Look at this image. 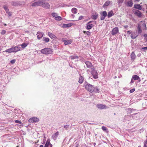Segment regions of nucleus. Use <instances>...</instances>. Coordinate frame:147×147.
<instances>
[{"instance_id": "1", "label": "nucleus", "mask_w": 147, "mask_h": 147, "mask_svg": "<svg viewBox=\"0 0 147 147\" xmlns=\"http://www.w3.org/2000/svg\"><path fill=\"white\" fill-rule=\"evenodd\" d=\"M41 53L44 54L49 55L52 53L53 51L51 49L49 48H46L40 50Z\"/></svg>"}, {"instance_id": "2", "label": "nucleus", "mask_w": 147, "mask_h": 147, "mask_svg": "<svg viewBox=\"0 0 147 147\" xmlns=\"http://www.w3.org/2000/svg\"><path fill=\"white\" fill-rule=\"evenodd\" d=\"M34 1V2L32 3L31 5L32 6H42L44 2H43V0H35Z\"/></svg>"}, {"instance_id": "3", "label": "nucleus", "mask_w": 147, "mask_h": 147, "mask_svg": "<svg viewBox=\"0 0 147 147\" xmlns=\"http://www.w3.org/2000/svg\"><path fill=\"white\" fill-rule=\"evenodd\" d=\"M91 74L92 75L93 78L96 79L98 78V74L97 71L95 69V67H92L91 69Z\"/></svg>"}, {"instance_id": "4", "label": "nucleus", "mask_w": 147, "mask_h": 147, "mask_svg": "<svg viewBox=\"0 0 147 147\" xmlns=\"http://www.w3.org/2000/svg\"><path fill=\"white\" fill-rule=\"evenodd\" d=\"M85 88L86 90L92 93L93 92V86L88 83H87L85 85Z\"/></svg>"}, {"instance_id": "5", "label": "nucleus", "mask_w": 147, "mask_h": 147, "mask_svg": "<svg viewBox=\"0 0 147 147\" xmlns=\"http://www.w3.org/2000/svg\"><path fill=\"white\" fill-rule=\"evenodd\" d=\"M138 26L142 28V29L146 28L145 22L144 21H140L138 24Z\"/></svg>"}, {"instance_id": "6", "label": "nucleus", "mask_w": 147, "mask_h": 147, "mask_svg": "<svg viewBox=\"0 0 147 147\" xmlns=\"http://www.w3.org/2000/svg\"><path fill=\"white\" fill-rule=\"evenodd\" d=\"M133 11L134 14L139 18H140L142 16V13L139 10L134 9L133 10Z\"/></svg>"}, {"instance_id": "7", "label": "nucleus", "mask_w": 147, "mask_h": 147, "mask_svg": "<svg viewBox=\"0 0 147 147\" xmlns=\"http://www.w3.org/2000/svg\"><path fill=\"white\" fill-rule=\"evenodd\" d=\"M13 53H16L20 50L21 47L20 45L15 46H12Z\"/></svg>"}, {"instance_id": "8", "label": "nucleus", "mask_w": 147, "mask_h": 147, "mask_svg": "<svg viewBox=\"0 0 147 147\" xmlns=\"http://www.w3.org/2000/svg\"><path fill=\"white\" fill-rule=\"evenodd\" d=\"M119 32L118 28L117 27L114 28L113 29L111 32V34L113 35H114L117 34Z\"/></svg>"}, {"instance_id": "9", "label": "nucleus", "mask_w": 147, "mask_h": 147, "mask_svg": "<svg viewBox=\"0 0 147 147\" xmlns=\"http://www.w3.org/2000/svg\"><path fill=\"white\" fill-rule=\"evenodd\" d=\"M107 13L106 11H104L102 12V14L100 16V20H103L107 16Z\"/></svg>"}, {"instance_id": "10", "label": "nucleus", "mask_w": 147, "mask_h": 147, "mask_svg": "<svg viewBox=\"0 0 147 147\" xmlns=\"http://www.w3.org/2000/svg\"><path fill=\"white\" fill-rule=\"evenodd\" d=\"M91 22V21H90L86 24V29L88 30H90L93 26V24H90Z\"/></svg>"}, {"instance_id": "11", "label": "nucleus", "mask_w": 147, "mask_h": 147, "mask_svg": "<svg viewBox=\"0 0 147 147\" xmlns=\"http://www.w3.org/2000/svg\"><path fill=\"white\" fill-rule=\"evenodd\" d=\"M85 63L87 66V67L89 68H92V67L93 66V65L92 63L90 61H86L85 62Z\"/></svg>"}, {"instance_id": "12", "label": "nucleus", "mask_w": 147, "mask_h": 147, "mask_svg": "<svg viewBox=\"0 0 147 147\" xmlns=\"http://www.w3.org/2000/svg\"><path fill=\"white\" fill-rule=\"evenodd\" d=\"M50 5L49 3L44 2L42 6L44 8L49 9L50 7Z\"/></svg>"}, {"instance_id": "13", "label": "nucleus", "mask_w": 147, "mask_h": 147, "mask_svg": "<svg viewBox=\"0 0 147 147\" xmlns=\"http://www.w3.org/2000/svg\"><path fill=\"white\" fill-rule=\"evenodd\" d=\"M29 120L31 122H36L38 121L39 120L37 117H32Z\"/></svg>"}, {"instance_id": "14", "label": "nucleus", "mask_w": 147, "mask_h": 147, "mask_svg": "<svg viewBox=\"0 0 147 147\" xmlns=\"http://www.w3.org/2000/svg\"><path fill=\"white\" fill-rule=\"evenodd\" d=\"M96 107L100 109H106L107 106L105 105L102 104H98L96 105Z\"/></svg>"}, {"instance_id": "15", "label": "nucleus", "mask_w": 147, "mask_h": 147, "mask_svg": "<svg viewBox=\"0 0 147 147\" xmlns=\"http://www.w3.org/2000/svg\"><path fill=\"white\" fill-rule=\"evenodd\" d=\"M62 40L64 42V44L66 45L70 44H71L72 42V40H65L63 39Z\"/></svg>"}, {"instance_id": "16", "label": "nucleus", "mask_w": 147, "mask_h": 147, "mask_svg": "<svg viewBox=\"0 0 147 147\" xmlns=\"http://www.w3.org/2000/svg\"><path fill=\"white\" fill-rule=\"evenodd\" d=\"M43 33L40 32H37L36 35L38 39H40L43 36Z\"/></svg>"}, {"instance_id": "17", "label": "nucleus", "mask_w": 147, "mask_h": 147, "mask_svg": "<svg viewBox=\"0 0 147 147\" xmlns=\"http://www.w3.org/2000/svg\"><path fill=\"white\" fill-rule=\"evenodd\" d=\"M59 135V132L57 131L52 136V137L54 140H55L57 139Z\"/></svg>"}, {"instance_id": "18", "label": "nucleus", "mask_w": 147, "mask_h": 147, "mask_svg": "<svg viewBox=\"0 0 147 147\" xmlns=\"http://www.w3.org/2000/svg\"><path fill=\"white\" fill-rule=\"evenodd\" d=\"M52 146L50 143V140H48L45 144L44 147H52Z\"/></svg>"}, {"instance_id": "19", "label": "nucleus", "mask_w": 147, "mask_h": 147, "mask_svg": "<svg viewBox=\"0 0 147 147\" xmlns=\"http://www.w3.org/2000/svg\"><path fill=\"white\" fill-rule=\"evenodd\" d=\"M134 8L139 10H141L142 9L141 6L139 4H135L134 5Z\"/></svg>"}, {"instance_id": "20", "label": "nucleus", "mask_w": 147, "mask_h": 147, "mask_svg": "<svg viewBox=\"0 0 147 147\" xmlns=\"http://www.w3.org/2000/svg\"><path fill=\"white\" fill-rule=\"evenodd\" d=\"M131 59V60L134 61L135 59L136 56L134 52H133L130 55Z\"/></svg>"}, {"instance_id": "21", "label": "nucleus", "mask_w": 147, "mask_h": 147, "mask_svg": "<svg viewBox=\"0 0 147 147\" xmlns=\"http://www.w3.org/2000/svg\"><path fill=\"white\" fill-rule=\"evenodd\" d=\"M5 52L6 53H13V48L12 46V47L10 48L7 49L5 50Z\"/></svg>"}, {"instance_id": "22", "label": "nucleus", "mask_w": 147, "mask_h": 147, "mask_svg": "<svg viewBox=\"0 0 147 147\" xmlns=\"http://www.w3.org/2000/svg\"><path fill=\"white\" fill-rule=\"evenodd\" d=\"M133 4V2L131 0H130L127 2V5L129 7H131Z\"/></svg>"}, {"instance_id": "23", "label": "nucleus", "mask_w": 147, "mask_h": 147, "mask_svg": "<svg viewBox=\"0 0 147 147\" xmlns=\"http://www.w3.org/2000/svg\"><path fill=\"white\" fill-rule=\"evenodd\" d=\"M111 1L108 0L103 5V7H106L108 6L110 3Z\"/></svg>"}, {"instance_id": "24", "label": "nucleus", "mask_w": 147, "mask_h": 147, "mask_svg": "<svg viewBox=\"0 0 147 147\" xmlns=\"http://www.w3.org/2000/svg\"><path fill=\"white\" fill-rule=\"evenodd\" d=\"M48 36L52 39L54 38L55 37V36L54 34L50 32H48Z\"/></svg>"}, {"instance_id": "25", "label": "nucleus", "mask_w": 147, "mask_h": 147, "mask_svg": "<svg viewBox=\"0 0 147 147\" xmlns=\"http://www.w3.org/2000/svg\"><path fill=\"white\" fill-rule=\"evenodd\" d=\"M28 45V43H24L21 44L20 46H21L22 48L24 49Z\"/></svg>"}, {"instance_id": "26", "label": "nucleus", "mask_w": 147, "mask_h": 147, "mask_svg": "<svg viewBox=\"0 0 147 147\" xmlns=\"http://www.w3.org/2000/svg\"><path fill=\"white\" fill-rule=\"evenodd\" d=\"M114 14L112 11H111L108 12L107 17L108 18H110Z\"/></svg>"}, {"instance_id": "27", "label": "nucleus", "mask_w": 147, "mask_h": 147, "mask_svg": "<svg viewBox=\"0 0 147 147\" xmlns=\"http://www.w3.org/2000/svg\"><path fill=\"white\" fill-rule=\"evenodd\" d=\"M84 81V78L82 76H80L79 78L78 82L80 84L82 83Z\"/></svg>"}, {"instance_id": "28", "label": "nucleus", "mask_w": 147, "mask_h": 147, "mask_svg": "<svg viewBox=\"0 0 147 147\" xmlns=\"http://www.w3.org/2000/svg\"><path fill=\"white\" fill-rule=\"evenodd\" d=\"M132 78L135 80H137L139 79L140 80L139 77L138 76L136 75H133L132 76Z\"/></svg>"}, {"instance_id": "29", "label": "nucleus", "mask_w": 147, "mask_h": 147, "mask_svg": "<svg viewBox=\"0 0 147 147\" xmlns=\"http://www.w3.org/2000/svg\"><path fill=\"white\" fill-rule=\"evenodd\" d=\"M78 9L76 8H73L71 10L72 12L74 14H76L77 13Z\"/></svg>"}, {"instance_id": "30", "label": "nucleus", "mask_w": 147, "mask_h": 147, "mask_svg": "<svg viewBox=\"0 0 147 147\" xmlns=\"http://www.w3.org/2000/svg\"><path fill=\"white\" fill-rule=\"evenodd\" d=\"M132 110H135L131 108H127L126 109L128 114H130L132 113Z\"/></svg>"}, {"instance_id": "31", "label": "nucleus", "mask_w": 147, "mask_h": 147, "mask_svg": "<svg viewBox=\"0 0 147 147\" xmlns=\"http://www.w3.org/2000/svg\"><path fill=\"white\" fill-rule=\"evenodd\" d=\"M138 36V35H136L135 33L132 34L131 35V38L134 39Z\"/></svg>"}, {"instance_id": "32", "label": "nucleus", "mask_w": 147, "mask_h": 147, "mask_svg": "<svg viewBox=\"0 0 147 147\" xmlns=\"http://www.w3.org/2000/svg\"><path fill=\"white\" fill-rule=\"evenodd\" d=\"M72 26V24L71 23L67 24H64L63 26L64 27L67 28L71 27Z\"/></svg>"}, {"instance_id": "33", "label": "nucleus", "mask_w": 147, "mask_h": 147, "mask_svg": "<svg viewBox=\"0 0 147 147\" xmlns=\"http://www.w3.org/2000/svg\"><path fill=\"white\" fill-rule=\"evenodd\" d=\"M42 40L45 42H48L49 41V38H46L45 37H44L43 38Z\"/></svg>"}, {"instance_id": "34", "label": "nucleus", "mask_w": 147, "mask_h": 147, "mask_svg": "<svg viewBox=\"0 0 147 147\" xmlns=\"http://www.w3.org/2000/svg\"><path fill=\"white\" fill-rule=\"evenodd\" d=\"M93 90V92L99 93L100 92L98 88H94V87Z\"/></svg>"}, {"instance_id": "35", "label": "nucleus", "mask_w": 147, "mask_h": 147, "mask_svg": "<svg viewBox=\"0 0 147 147\" xmlns=\"http://www.w3.org/2000/svg\"><path fill=\"white\" fill-rule=\"evenodd\" d=\"M70 58L72 59H78V57L76 55H72L70 56Z\"/></svg>"}, {"instance_id": "36", "label": "nucleus", "mask_w": 147, "mask_h": 147, "mask_svg": "<svg viewBox=\"0 0 147 147\" xmlns=\"http://www.w3.org/2000/svg\"><path fill=\"white\" fill-rule=\"evenodd\" d=\"M137 114V113H136L135 114H132L130 115L129 117H132L134 119H136L137 118V117H135V115Z\"/></svg>"}, {"instance_id": "37", "label": "nucleus", "mask_w": 147, "mask_h": 147, "mask_svg": "<svg viewBox=\"0 0 147 147\" xmlns=\"http://www.w3.org/2000/svg\"><path fill=\"white\" fill-rule=\"evenodd\" d=\"M55 19L56 20L60 21L61 20L62 18L60 16H57L55 18Z\"/></svg>"}, {"instance_id": "38", "label": "nucleus", "mask_w": 147, "mask_h": 147, "mask_svg": "<svg viewBox=\"0 0 147 147\" xmlns=\"http://www.w3.org/2000/svg\"><path fill=\"white\" fill-rule=\"evenodd\" d=\"M138 32V34H140L142 32V28L137 26Z\"/></svg>"}, {"instance_id": "39", "label": "nucleus", "mask_w": 147, "mask_h": 147, "mask_svg": "<svg viewBox=\"0 0 147 147\" xmlns=\"http://www.w3.org/2000/svg\"><path fill=\"white\" fill-rule=\"evenodd\" d=\"M11 3V5L13 6H16L18 5V3L16 2L12 1Z\"/></svg>"}, {"instance_id": "40", "label": "nucleus", "mask_w": 147, "mask_h": 147, "mask_svg": "<svg viewBox=\"0 0 147 147\" xmlns=\"http://www.w3.org/2000/svg\"><path fill=\"white\" fill-rule=\"evenodd\" d=\"M98 15L97 14H95L92 16V19L94 20H96L97 19L98 17Z\"/></svg>"}, {"instance_id": "41", "label": "nucleus", "mask_w": 147, "mask_h": 147, "mask_svg": "<svg viewBox=\"0 0 147 147\" xmlns=\"http://www.w3.org/2000/svg\"><path fill=\"white\" fill-rule=\"evenodd\" d=\"M3 8L4 10L6 11V12H8V11H9V10L8 9L7 7L5 5H4L3 6Z\"/></svg>"}, {"instance_id": "42", "label": "nucleus", "mask_w": 147, "mask_h": 147, "mask_svg": "<svg viewBox=\"0 0 147 147\" xmlns=\"http://www.w3.org/2000/svg\"><path fill=\"white\" fill-rule=\"evenodd\" d=\"M51 15L52 16L55 18L58 15L57 13L53 12L51 13Z\"/></svg>"}, {"instance_id": "43", "label": "nucleus", "mask_w": 147, "mask_h": 147, "mask_svg": "<svg viewBox=\"0 0 147 147\" xmlns=\"http://www.w3.org/2000/svg\"><path fill=\"white\" fill-rule=\"evenodd\" d=\"M84 33H86L88 36H90L91 34V33L89 31H84Z\"/></svg>"}, {"instance_id": "44", "label": "nucleus", "mask_w": 147, "mask_h": 147, "mask_svg": "<svg viewBox=\"0 0 147 147\" xmlns=\"http://www.w3.org/2000/svg\"><path fill=\"white\" fill-rule=\"evenodd\" d=\"M69 127V125H64V128L66 130H67L68 129Z\"/></svg>"}, {"instance_id": "45", "label": "nucleus", "mask_w": 147, "mask_h": 147, "mask_svg": "<svg viewBox=\"0 0 147 147\" xmlns=\"http://www.w3.org/2000/svg\"><path fill=\"white\" fill-rule=\"evenodd\" d=\"M144 147H147V140H146L144 141Z\"/></svg>"}, {"instance_id": "46", "label": "nucleus", "mask_w": 147, "mask_h": 147, "mask_svg": "<svg viewBox=\"0 0 147 147\" xmlns=\"http://www.w3.org/2000/svg\"><path fill=\"white\" fill-rule=\"evenodd\" d=\"M16 61V60L15 59H13V60H11V61L10 63L12 64H13L14 63H15Z\"/></svg>"}, {"instance_id": "47", "label": "nucleus", "mask_w": 147, "mask_h": 147, "mask_svg": "<svg viewBox=\"0 0 147 147\" xmlns=\"http://www.w3.org/2000/svg\"><path fill=\"white\" fill-rule=\"evenodd\" d=\"M6 13L8 14L9 16H11L12 14L11 12H10L9 11H8Z\"/></svg>"}, {"instance_id": "48", "label": "nucleus", "mask_w": 147, "mask_h": 147, "mask_svg": "<svg viewBox=\"0 0 147 147\" xmlns=\"http://www.w3.org/2000/svg\"><path fill=\"white\" fill-rule=\"evenodd\" d=\"M102 129L104 131H106L107 129V127L105 126H102Z\"/></svg>"}, {"instance_id": "49", "label": "nucleus", "mask_w": 147, "mask_h": 147, "mask_svg": "<svg viewBox=\"0 0 147 147\" xmlns=\"http://www.w3.org/2000/svg\"><path fill=\"white\" fill-rule=\"evenodd\" d=\"M15 122L16 123H18L20 124L22 123V122L19 120H16L15 121Z\"/></svg>"}, {"instance_id": "50", "label": "nucleus", "mask_w": 147, "mask_h": 147, "mask_svg": "<svg viewBox=\"0 0 147 147\" xmlns=\"http://www.w3.org/2000/svg\"><path fill=\"white\" fill-rule=\"evenodd\" d=\"M144 39L147 41V34H144Z\"/></svg>"}, {"instance_id": "51", "label": "nucleus", "mask_w": 147, "mask_h": 147, "mask_svg": "<svg viewBox=\"0 0 147 147\" xmlns=\"http://www.w3.org/2000/svg\"><path fill=\"white\" fill-rule=\"evenodd\" d=\"M6 32V31L5 30H2L1 32V34L2 35H3L5 34V33Z\"/></svg>"}, {"instance_id": "52", "label": "nucleus", "mask_w": 147, "mask_h": 147, "mask_svg": "<svg viewBox=\"0 0 147 147\" xmlns=\"http://www.w3.org/2000/svg\"><path fill=\"white\" fill-rule=\"evenodd\" d=\"M135 91V89L134 88H133L130 90V92L131 93H132Z\"/></svg>"}, {"instance_id": "53", "label": "nucleus", "mask_w": 147, "mask_h": 147, "mask_svg": "<svg viewBox=\"0 0 147 147\" xmlns=\"http://www.w3.org/2000/svg\"><path fill=\"white\" fill-rule=\"evenodd\" d=\"M83 16H80L78 20H82L83 19Z\"/></svg>"}, {"instance_id": "54", "label": "nucleus", "mask_w": 147, "mask_h": 147, "mask_svg": "<svg viewBox=\"0 0 147 147\" xmlns=\"http://www.w3.org/2000/svg\"><path fill=\"white\" fill-rule=\"evenodd\" d=\"M123 0H119L118 1V4H119L120 3H122L123 1Z\"/></svg>"}, {"instance_id": "55", "label": "nucleus", "mask_w": 147, "mask_h": 147, "mask_svg": "<svg viewBox=\"0 0 147 147\" xmlns=\"http://www.w3.org/2000/svg\"><path fill=\"white\" fill-rule=\"evenodd\" d=\"M133 78H131V81L130 82V84H132L134 82L133 80Z\"/></svg>"}, {"instance_id": "56", "label": "nucleus", "mask_w": 147, "mask_h": 147, "mask_svg": "<svg viewBox=\"0 0 147 147\" xmlns=\"http://www.w3.org/2000/svg\"><path fill=\"white\" fill-rule=\"evenodd\" d=\"M142 49L144 50H147V47H143L142 48Z\"/></svg>"}, {"instance_id": "57", "label": "nucleus", "mask_w": 147, "mask_h": 147, "mask_svg": "<svg viewBox=\"0 0 147 147\" xmlns=\"http://www.w3.org/2000/svg\"><path fill=\"white\" fill-rule=\"evenodd\" d=\"M131 32L130 31H128L127 32V33L128 34H131Z\"/></svg>"}, {"instance_id": "58", "label": "nucleus", "mask_w": 147, "mask_h": 147, "mask_svg": "<svg viewBox=\"0 0 147 147\" xmlns=\"http://www.w3.org/2000/svg\"><path fill=\"white\" fill-rule=\"evenodd\" d=\"M49 0H43V2L49 1Z\"/></svg>"}, {"instance_id": "59", "label": "nucleus", "mask_w": 147, "mask_h": 147, "mask_svg": "<svg viewBox=\"0 0 147 147\" xmlns=\"http://www.w3.org/2000/svg\"><path fill=\"white\" fill-rule=\"evenodd\" d=\"M124 27L125 28H126L128 27V26L127 25L125 26Z\"/></svg>"}, {"instance_id": "60", "label": "nucleus", "mask_w": 147, "mask_h": 147, "mask_svg": "<svg viewBox=\"0 0 147 147\" xmlns=\"http://www.w3.org/2000/svg\"><path fill=\"white\" fill-rule=\"evenodd\" d=\"M141 55V54H139L138 55V57H140Z\"/></svg>"}, {"instance_id": "61", "label": "nucleus", "mask_w": 147, "mask_h": 147, "mask_svg": "<svg viewBox=\"0 0 147 147\" xmlns=\"http://www.w3.org/2000/svg\"><path fill=\"white\" fill-rule=\"evenodd\" d=\"M39 147H43V146L42 145H40Z\"/></svg>"}, {"instance_id": "62", "label": "nucleus", "mask_w": 147, "mask_h": 147, "mask_svg": "<svg viewBox=\"0 0 147 147\" xmlns=\"http://www.w3.org/2000/svg\"><path fill=\"white\" fill-rule=\"evenodd\" d=\"M135 0L138 2H139L140 1V0Z\"/></svg>"}, {"instance_id": "63", "label": "nucleus", "mask_w": 147, "mask_h": 147, "mask_svg": "<svg viewBox=\"0 0 147 147\" xmlns=\"http://www.w3.org/2000/svg\"><path fill=\"white\" fill-rule=\"evenodd\" d=\"M4 25L5 26H7V24H4Z\"/></svg>"}, {"instance_id": "64", "label": "nucleus", "mask_w": 147, "mask_h": 147, "mask_svg": "<svg viewBox=\"0 0 147 147\" xmlns=\"http://www.w3.org/2000/svg\"><path fill=\"white\" fill-rule=\"evenodd\" d=\"M69 66H70L71 67H72L70 65H69Z\"/></svg>"}]
</instances>
